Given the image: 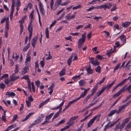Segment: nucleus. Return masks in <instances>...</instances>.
<instances>
[{
  "label": "nucleus",
  "mask_w": 131,
  "mask_h": 131,
  "mask_svg": "<svg viewBox=\"0 0 131 131\" xmlns=\"http://www.w3.org/2000/svg\"><path fill=\"white\" fill-rule=\"evenodd\" d=\"M53 114V113H52L46 116L45 121L44 122L42 123L41 125H43L44 124H46L48 123L49 122V120L51 118Z\"/></svg>",
  "instance_id": "1"
},
{
  "label": "nucleus",
  "mask_w": 131,
  "mask_h": 131,
  "mask_svg": "<svg viewBox=\"0 0 131 131\" xmlns=\"http://www.w3.org/2000/svg\"><path fill=\"white\" fill-rule=\"evenodd\" d=\"M9 23L8 21L7 20L6 22L5 32V36L6 38L8 37V31L9 29Z\"/></svg>",
  "instance_id": "2"
},
{
  "label": "nucleus",
  "mask_w": 131,
  "mask_h": 131,
  "mask_svg": "<svg viewBox=\"0 0 131 131\" xmlns=\"http://www.w3.org/2000/svg\"><path fill=\"white\" fill-rule=\"evenodd\" d=\"M78 117V116L72 117L70 118L68 122L67 123V124L72 125L74 123V121Z\"/></svg>",
  "instance_id": "3"
},
{
  "label": "nucleus",
  "mask_w": 131,
  "mask_h": 131,
  "mask_svg": "<svg viewBox=\"0 0 131 131\" xmlns=\"http://www.w3.org/2000/svg\"><path fill=\"white\" fill-rule=\"evenodd\" d=\"M96 116H94L88 123L87 125L88 127H90L92 125L94 121L96 119Z\"/></svg>",
  "instance_id": "4"
},
{
  "label": "nucleus",
  "mask_w": 131,
  "mask_h": 131,
  "mask_svg": "<svg viewBox=\"0 0 131 131\" xmlns=\"http://www.w3.org/2000/svg\"><path fill=\"white\" fill-rule=\"evenodd\" d=\"M38 38V36L37 35L35 37L33 38L32 40L31 45L34 48L35 46L37 40Z\"/></svg>",
  "instance_id": "5"
},
{
  "label": "nucleus",
  "mask_w": 131,
  "mask_h": 131,
  "mask_svg": "<svg viewBox=\"0 0 131 131\" xmlns=\"http://www.w3.org/2000/svg\"><path fill=\"white\" fill-rule=\"evenodd\" d=\"M120 38V39L121 40V41L123 43L124 45L125 43L126 42V37L125 35L123 34L119 37Z\"/></svg>",
  "instance_id": "6"
},
{
  "label": "nucleus",
  "mask_w": 131,
  "mask_h": 131,
  "mask_svg": "<svg viewBox=\"0 0 131 131\" xmlns=\"http://www.w3.org/2000/svg\"><path fill=\"white\" fill-rule=\"evenodd\" d=\"M131 103L130 101H129L128 102H127L125 104L123 105L122 106H120L119 107V109L120 110L122 111L123 110H124L125 107Z\"/></svg>",
  "instance_id": "7"
},
{
  "label": "nucleus",
  "mask_w": 131,
  "mask_h": 131,
  "mask_svg": "<svg viewBox=\"0 0 131 131\" xmlns=\"http://www.w3.org/2000/svg\"><path fill=\"white\" fill-rule=\"evenodd\" d=\"M122 92H124V88H122L118 92L113 96V98H114L115 97L119 96L121 93Z\"/></svg>",
  "instance_id": "8"
},
{
  "label": "nucleus",
  "mask_w": 131,
  "mask_h": 131,
  "mask_svg": "<svg viewBox=\"0 0 131 131\" xmlns=\"http://www.w3.org/2000/svg\"><path fill=\"white\" fill-rule=\"evenodd\" d=\"M65 101H64L62 102L60 104V105L58 106L57 107L54 108H51V110H56V109H58L59 108V109H60L61 108V110H62V107L63 106V105L64 102Z\"/></svg>",
  "instance_id": "9"
},
{
  "label": "nucleus",
  "mask_w": 131,
  "mask_h": 131,
  "mask_svg": "<svg viewBox=\"0 0 131 131\" xmlns=\"http://www.w3.org/2000/svg\"><path fill=\"white\" fill-rule=\"evenodd\" d=\"M15 74H13L11 76L10 79L11 81H14L17 79L19 78V76H15Z\"/></svg>",
  "instance_id": "10"
},
{
  "label": "nucleus",
  "mask_w": 131,
  "mask_h": 131,
  "mask_svg": "<svg viewBox=\"0 0 131 131\" xmlns=\"http://www.w3.org/2000/svg\"><path fill=\"white\" fill-rule=\"evenodd\" d=\"M115 82V81H114L112 83L107 85L105 87L103 88L105 90V89H106L107 90H108L111 88V87L114 84Z\"/></svg>",
  "instance_id": "11"
},
{
  "label": "nucleus",
  "mask_w": 131,
  "mask_h": 131,
  "mask_svg": "<svg viewBox=\"0 0 131 131\" xmlns=\"http://www.w3.org/2000/svg\"><path fill=\"white\" fill-rule=\"evenodd\" d=\"M61 111V108L60 109H59V111L58 112L55 114V115L52 118V121L54 119L56 118L57 117H58L59 116Z\"/></svg>",
  "instance_id": "12"
},
{
  "label": "nucleus",
  "mask_w": 131,
  "mask_h": 131,
  "mask_svg": "<svg viewBox=\"0 0 131 131\" xmlns=\"http://www.w3.org/2000/svg\"><path fill=\"white\" fill-rule=\"evenodd\" d=\"M15 6H11V9H12L11 11L10 14V20H12L13 19V14L14 12V7Z\"/></svg>",
  "instance_id": "13"
},
{
  "label": "nucleus",
  "mask_w": 131,
  "mask_h": 131,
  "mask_svg": "<svg viewBox=\"0 0 131 131\" xmlns=\"http://www.w3.org/2000/svg\"><path fill=\"white\" fill-rule=\"evenodd\" d=\"M130 24V22L126 21L123 22L122 23V25L124 27L126 28Z\"/></svg>",
  "instance_id": "14"
},
{
  "label": "nucleus",
  "mask_w": 131,
  "mask_h": 131,
  "mask_svg": "<svg viewBox=\"0 0 131 131\" xmlns=\"http://www.w3.org/2000/svg\"><path fill=\"white\" fill-rule=\"evenodd\" d=\"M92 64L95 66H97L100 64V63L97 60H92L91 61Z\"/></svg>",
  "instance_id": "15"
},
{
  "label": "nucleus",
  "mask_w": 131,
  "mask_h": 131,
  "mask_svg": "<svg viewBox=\"0 0 131 131\" xmlns=\"http://www.w3.org/2000/svg\"><path fill=\"white\" fill-rule=\"evenodd\" d=\"M86 93L84 91L82 92V93L80 95V96L77 98L78 100H80L82 98H83L85 95Z\"/></svg>",
  "instance_id": "16"
},
{
  "label": "nucleus",
  "mask_w": 131,
  "mask_h": 131,
  "mask_svg": "<svg viewBox=\"0 0 131 131\" xmlns=\"http://www.w3.org/2000/svg\"><path fill=\"white\" fill-rule=\"evenodd\" d=\"M86 71L87 73L89 74H91L93 73V70L91 68L90 66H89V67L87 68L86 69Z\"/></svg>",
  "instance_id": "17"
},
{
  "label": "nucleus",
  "mask_w": 131,
  "mask_h": 131,
  "mask_svg": "<svg viewBox=\"0 0 131 131\" xmlns=\"http://www.w3.org/2000/svg\"><path fill=\"white\" fill-rule=\"evenodd\" d=\"M66 74V70L65 68H63L60 72L59 75L60 76H62L65 75Z\"/></svg>",
  "instance_id": "18"
},
{
  "label": "nucleus",
  "mask_w": 131,
  "mask_h": 131,
  "mask_svg": "<svg viewBox=\"0 0 131 131\" xmlns=\"http://www.w3.org/2000/svg\"><path fill=\"white\" fill-rule=\"evenodd\" d=\"M6 95H8L9 96H15L16 94L15 93L13 92H9V91L7 92L6 93Z\"/></svg>",
  "instance_id": "19"
},
{
  "label": "nucleus",
  "mask_w": 131,
  "mask_h": 131,
  "mask_svg": "<svg viewBox=\"0 0 131 131\" xmlns=\"http://www.w3.org/2000/svg\"><path fill=\"white\" fill-rule=\"evenodd\" d=\"M34 113H30L26 116L24 119L23 120L22 122H24L27 120Z\"/></svg>",
  "instance_id": "20"
},
{
  "label": "nucleus",
  "mask_w": 131,
  "mask_h": 131,
  "mask_svg": "<svg viewBox=\"0 0 131 131\" xmlns=\"http://www.w3.org/2000/svg\"><path fill=\"white\" fill-rule=\"evenodd\" d=\"M29 70V69H27L25 67H24L22 70H21V75H23L24 74H25L27 72L28 70Z\"/></svg>",
  "instance_id": "21"
},
{
  "label": "nucleus",
  "mask_w": 131,
  "mask_h": 131,
  "mask_svg": "<svg viewBox=\"0 0 131 131\" xmlns=\"http://www.w3.org/2000/svg\"><path fill=\"white\" fill-rule=\"evenodd\" d=\"M97 89V87L96 86H94L93 89L91 92V94H90L92 96L93 95L94 93L96 92Z\"/></svg>",
  "instance_id": "22"
},
{
  "label": "nucleus",
  "mask_w": 131,
  "mask_h": 131,
  "mask_svg": "<svg viewBox=\"0 0 131 131\" xmlns=\"http://www.w3.org/2000/svg\"><path fill=\"white\" fill-rule=\"evenodd\" d=\"M30 45V42L28 43L27 44V45L25 46L24 49H23V50L24 52H26L27 51V50L29 48Z\"/></svg>",
  "instance_id": "23"
},
{
  "label": "nucleus",
  "mask_w": 131,
  "mask_h": 131,
  "mask_svg": "<svg viewBox=\"0 0 131 131\" xmlns=\"http://www.w3.org/2000/svg\"><path fill=\"white\" fill-rule=\"evenodd\" d=\"M28 29L29 33H32L33 31L32 26V25H31V24L28 25Z\"/></svg>",
  "instance_id": "24"
},
{
  "label": "nucleus",
  "mask_w": 131,
  "mask_h": 131,
  "mask_svg": "<svg viewBox=\"0 0 131 131\" xmlns=\"http://www.w3.org/2000/svg\"><path fill=\"white\" fill-rule=\"evenodd\" d=\"M73 56L71 55L70 56V58L68 59L67 60V63L69 66L70 65L71 63V60Z\"/></svg>",
  "instance_id": "25"
},
{
  "label": "nucleus",
  "mask_w": 131,
  "mask_h": 131,
  "mask_svg": "<svg viewBox=\"0 0 131 131\" xmlns=\"http://www.w3.org/2000/svg\"><path fill=\"white\" fill-rule=\"evenodd\" d=\"M92 97V96L90 95H88L84 99L83 101V103H85L87 102L88 100L91 97Z\"/></svg>",
  "instance_id": "26"
},
{
  "label": "nucleus",
  "mask_w": 131,
  "mask_h": 131,
  "mask_svg": "<svg viewBox=\"0 0 131 131\" xmlns=\"http://www.w3.org/2000/svg\"><path fill=\"white\" fill-rule=\"evenodd\" d=\"M31 59V57L28 54L26 56V58L25 59V63L30 62V61Z\"/></svg>",
  "instance_id": "27"
},
{
  "label": "nucleus",
  "mask_w": 131,
  "mask_h": 131,
  "mask_svg": "<svg viewBox=\"0 0 131 131\" xmlns=\"http://www.w3.org/2000/svg\"><path fill=\"white\" fill-rule=\"evenodd\" d=\"M121 63H118L115 66L113 71V72L115 73V72L118 69L120 65H121Z\"/></svg>",
  "instance_id": "28"
},
{
  "label": "nucleus",
  "mask_w": 131,
  "mask_h": 131,
  "mask_svg": "<svg viewBox=\"0 0 131 131\" xmlns=\"http://www.w3.org/2000/svg\"><path fill=\"white\" fill-rule=\"evenodd\" d=\"M101 67L98 66L95 68V71L96 72L100 73H101Z\"/></svg>",
  "instance_id": "29"
},
{
  "label": "nucleus",
  "mask_w": 131,
  "mask_h": 131,
  "mask_svg": "<svg viewBox=\"0 0 131 131\" xmlns=\"http://www.w3.org/2000/svg\"><path fill=\"white\" fill-rule=\"evenodd\" d=\"M101 2L102 1H101V0H93L92 1L89 2L88 3L90 4H94L95 2Z\"/></svg>",
  "instance_id": "30"
},
{
  "label": "nucleus",
  "mask_w": 131,
  "mask_h": 131,
  "mask_svg": "<svg viewBox=\"0 0 131 131\" xmlns=\"http://www.w3.org/2000/svg\"><path fill=\"white\" fill-rule=\"evenodd\" d=\"M45 34L46 38H49V32L48 30V27H47L46 29Z\"/></svg>",
  "instance_id": "31"
},
{
  "label": "nucleus",
  "mask_w": 131,
  "mask_h": 131,
  "mask_svg": "<svg viewBox=\"0 0 131 131\" xmlns=\"http://www.w3.org/2000/svg\"><path fill=\"white\" fill-rule=\"evenodd\" d=\"M129 78V77H128V78L127 79H126L123 80L122 82L119 83L118 84V85L120 86L121 85L123 84L126 81L128 80Z\"/></svg>",
  "instance_id": "32"
},
{
  "label": "nucleus",
  "mask_w": 131,
  "mask_h": 131,
  "mask_svg": "<svg viewBox=\"0 0 131 131\" xmlns=\"http://www.w3.org/2000/svg\"><path fill=\"white\" fill-rule=\"evenodd\" d=\"M79 85L80 86H82L84 85L85 82L83 80H80L79 82Z\"/></svg>",
  "instance_id": "33"
},
{
  "label": "nucleus",
  "mask_w": 131,
  "mask_h": 131,
  "mask_svg": "<svg viewBox=\"0 0 131 131\" xmlns=\"http://www.w3.org/2000/svg\"><path fill=\"white\" fill-rule=\"evenodd\" d=\"M116 112V110H114L110 112V113L108 114V116H110L114 114Z\"/></svg>",
  "instance_id": "34"
},
{
  "label": "nucleus",
  "mask_w": 131,
  "mask_h": 131,
  "mask_svg": "<svg viewBox=\"0 0 131 131\" xmlns=\"http://www.w3.org/2000/svg\"><path fill=\"white\" fill-rule=\"evenodd\" d=\"M106 5L105 8L106 9V8L108 9H110L112 6V5L111 3H109L107 4H105Z\"/></svg>",
  "instance_id": "35"
},
{
  "label": "nucleus",
  "mask_w": 131,
  "mask_h": 131,
  "mask_svg": "<svg viewBox=\"0 0 131 131\" xmlns=\"http://www.w3.org/2000/svg\"><path fill=\"white\" fill-rule=\"evenodd\" d=\"M127 86V85H126L124 86L122 88H124V92L126 90H130L131 87H130V85H129L127 87H126Z\"/></svg>",
  "instance_id": "36"
},
{
  "label": "nucleus",
  "mask_w": 131,
  "mask_h": 131,
  "mask_svg": "<svg viewBox=\"0 0 131 131\" xmlns=\"http://www.w3.org/2000/svg\"><path fill=\"white\" fill-rule=\"evenodd\" d=\"M104 88H103L100 91L97 93V95L98 96H100V95L104 92Z\"/></svg>",
  "instance_id": "37"
},
{
  "label": "nucleus",
  "mask_w": 131,
  "mask_h": 131,
  "mask_svg": "<svg viewBox=\"0 0 131 131\" xmlns=\"http://www.w3.org/2000/svg\"><path fill=\"white\" fill-rule=\"evenodd\" d=\"M115 44L116 45V46H114V48L113 50L114 51L115 50V48H117L119 47L120 45L119 44V41H116L115 42Z\"/></svg>",
  "instance_id": "38"
},
{
  "label": "nucleus",
  "mask_w": 131,
  "mask_h": 131,
  "mask_svg": "<svg viewBox=\"0 0 131 131\" xmlns=\"http://www.w3.org/2000/svg\"><path fill=\"white\" fill-rule=\"evenodd\" d=\"M39 7L40 10L44 9L43 5L40 1L39 2Z\"/></svg>",
  "instance_id": "39"
},
{
  "label": "nucleus",
  "mask_w": 131,
  "mask_h": 131,
  "mask_svg": "<svg viewBox=\"0 0 131 131\" xmlns=\"http://www.w3.org/2000/svg\"><path fill=\"white\" fill-rule=\"evenodd\" d=\"M18 64H16V65L15 69L14 71V72L15 73H17L18 72Z\"/></svg>",
  "instance_id": "40"
},
{
  "label": "nucleus",
  "mask_w": 131,
  "mask_h": 131,
  "mask_svg": "<svg viewBox=\"0 0 131 131\" xmlns=\"http://www.w3.org/2000/svg\"><path fill=\"white\" fill-rule=\"evenodd\" d=\"M81 7L82 6L81 5H79L73 7L72 8V9L73 10L77 9L78 8H81Z\"/></svg>",
  "instance_id": "41"
},
{
  "label": "nucleus",
  "mask_w": 131,
  "mask_h": 131,
  "mask_svg": "<svg viewBox=\"0 0 131 131\" xmlns=\"http://www.w3.org/2000/svg\"><path fill=\"white\" fill-rule=\"evenodd\" d=\"M112 49L107 51V55L109 57L112 53Z\"/></svg>",
  "instance_id": "42"
},
{
  "label": "nucleus",
  "mask_w": 131,
  "mask_h": 131,
  "mask_svg": "<svg viewBox=\"0 0 131 131\" xmlns=\"http://www.w3.org/2000/svg\"><path fill=\"white\" fill-rule=\"evenodd\" d=\"M41 121L40 120L39 118H38L37 119L34 121L33 123L35 125L41 122Z\"/></svg>",
  "instance_id": "43"
},
{
  "label": "nucleus",
  "mask_w": 131,
  "mask_h": 131,
  "mask_svg": "<svg viewBox=\"0 0 131 131\" xmlns=\"http://www.w3.org/2000/svg\"><path fill=\"white\" fill-rule=\"evenodd\" d=\"M71 13H69L67 14L66 16V18L68 20H69L70 19H71Z\"/></svg>",
  "instance_id": "44"
},
{
  "label": "nucleus",
  "mask_w": 131,
  "mask_h": 131,
  "mask_svg": "<svg viewBox=\"0 0 131 131\" xmlns=\"http://www.w3.org/2000/svg\"><path fill=\"white\" fill-rule=\"evenodd\" d=\"M25 79L26 80H29V78L28 75H24L21 78V79Z\"/></svg>",
  "instance_id": "45"
},
{
  "label": "nucleus",
  "mask_w": 131,
  "mask_h": 131,
  "mask_svg": "<svg viewBox=\"0 0 131 131\" xmlns=\"http://www.w3.org/2000/svg\"><path fill=\"white\" fill-rule=\"evenodd\" d=\"M85 40L83 39L80 38L78 41V42L83 44Z\"/></svg>",
  "instance_id": "46"
},
{
  "label": "nucleus",
  "mask_w": 131,
  "mask_h": 131,
  "mask_svg": "<svg viewBox=\"0 0 131 131\" xmlns=\"http://www.w3.org/2000/svg\"><path fill=\"white\" fill-rule=\"evenodd\" d=\"M20 34H21L23 32V30L24 29V27L23 25H20Z\"/></svg>",
  "instance_id": "47"
},
{
  "label": "nucleus",
  "mask_w": 131,
  "mask_h": 131,
  "mask_svg": "<svg viewBox=\"0 0 131 131\" xmlns=\"http://www.w3.org/2000/svg\"><path fill=\"white\" fill-rule=\"evenodd\" d=\"M35 83L38 88L40 85V82L38 80H37V81H35Z\"/></svg>",
  "instance_id": "48"
},
{
  "label": "nucleus",
  "mask_w": 131,
  "mask_h": 131,
  "mask_svg": "<svg viewBox=\"0 0 131 131\" xmlns=\"http://www.w3.org/2000/svg\"><path fill=\"white\" fill-rule=\"evenodd\" d=\"M69 1H66L64 2L61 4V6H64L67 5L69 3Z\"/></svg>",
  "instance_id": "49"
},
{
  "label": "nucleus",
  "mask_w": 131,
  "mask_h": 131,
  "mask_svg": "<svg viewBox=\"0 0 131 131\" xmlns=\"http://www.w3.org/2000/svg\"><path fill=\"white\" fill-rule=\"evenodd\" d=\"M102 18V17L101 16H95L94 17L93 19L94 20H96L97 21H98L99 19H101Z\"/></svg>",
  "instance_id": "50"
},
{
  "label": "nucleus",
  "mask_w": 131,
  "mask_h": 131,
  "mask_svg": "<svg viewBox=\"0 0 131 131\" xmlns=\"http://www.w3.org/2000/svg\"><path fill=\"white\" fill-rule=\"evenodd\" d=\"M96 57L98 59L101 60L103 59V57L100 55H98L96 56Z\"/></svg>",
  "instance_id": "51"
},
{
  "label": "nucleus",
  "mask_w": 131,
  "mask_h": 131,
  "mask_svg": "<svg viewBox=\"0 0 131 131\" xmlns=\"http://www.w3.org/2000/svg\"><path fill=\"white\" fill-rule=\"evenodd\" d=\"M31 85L32 86V88L33 91L34 92L35 91V89L34 86V82H32L31 83Z\"/></svg>",
  "instance_id": "52"
},
{
  "label": "nucleus",
  "mask_w": 131,
  "mask_h": 131,
  "mask_svg": "<svg viewBox=\"0 0 131 131\" xmlns=\"http://www.w3.org/2000/svg\"><path fill=\"white\" fill-rule=\"evenodd\" d=\"M59 5L58 4H57L56 3H55V5L54 6V9H53V10L54 11L59 6Z\"/></svg>",
  "instance_id": "53"
},
{
  "label": "nucleus",
  "mask_w": 131,
  "mask_h": 131,
  "mask_svg": "<svg viewBox=\"0 0 131 131\" xmlns=\"http://www.w3.org/2000/svg\"><path fill=\"white\" fill-rule=\"evenodd\" d=\"M44 115L43 114H41L40 115L38 118L41 121L42 120V118L44 117Z\"/></svg>",
  "instance_id": "54"
},
{
  "label": "nucleus",
  "mask_w": 131,
  "mask_h": 131,
  "mask_svg": "<svg viewBox=\"0 0 131 131\" xmlns=\"http://www.w3.org/2000/svg\"><path fill=\"white\" fill-rule=\"evenodd\" d=\"M5 85L3 83H0V88L4 89L5 88Z\"/></svg>",
  "instance_id": "55"
},
{
  "label": "nucleus",
  "mask_w": 131,
  "mask_h": 131,
  "mask_svg": "<svg viewBox=\"0 0 131 131\" xmlns=\"http://www.w3.org/2000/svg\"><path fill=\"white\" fill-rule=\"evenodd\" d=\"M18 118V116L17 115H15L13 117V121L14 122L15 121L17 118Z\"/></svg>",
  "instance_id": "56"
},
{
  "label": "nucleus",
  "mask_w": 131,
  "mask_h": 131,
  "mask_svg": "<svg viewBox=\"0 0 131 131\" xmlns=\"http://www.w3.org/2000/svg\"><path fill=\"white\" fill-rule=\"evenodd\" d=\"M26 102L27 106L28 107H29L31 105V103L28 100H26Z\"/></svg>",
  "instance_id": "57"
},
{
  "label": "nucleus",
  "mask_w": 131,
  "mask_h": 131,
  "mask_svg": "<svg viewBox=\"0 0 131 131\" xmlns=\"http://www.w3.org/2000/svg\"><path fill=\"white\" fill-rule=\"evenodd\" d=\"M120 124H119V125H116L114 129V131H116L118 130V129H120V126H119Z\"/></svg>",
  "instance_id": "58"
},
{
  "label": "nucleus",
  "mask_w": 131,
  "mask_h": 131,
  "mask_svg": "<svg viewBox=\"0 0 131 131\" xmlns=\"http://www.w3.org/2000/svg\"><path fill=\"white\" fill-rule=\"evenodd\" d=\"M65 122V121L64 120H62L58 123L57 124V126H58L61 124H63Z\"/></svg>",
  "instance_id": "59"
},
{
  "label": "nucleus",
  "mask_w": 131,
  "mask_h": 131,
  "mask_svg": "<svg viewBox=\"0 0 131 131\" xmlns=\"http://www.w3.org/2000/svg\"><path fill=\"white\" fill-rule=\"evenodd\" d=\"M115 124V123H110V122H109L107 124H108V126L109 127H111L113 125H114Z\"/></svg>",
  "instance_id": "60"
},
{
  "label": "nucleus",
  "mask_w": 131,
  "mask_h": 131,
  "mask_svg": "<svg viewBox=\"0 0 131 131\" xmlns=\"http://www.w3.org/2000/svg\"><path fill=\"white\" fill-rule=\"evenodd\" d=\"M40 11L42 15L44 16L45 15V11L44 9L40 10Z\"/></svg>",
  "instance_id": "61"
},
{
  "label": "nucleus",
  "mask_w": 131,
  "mask_h": 131,
  "mask_svg": "<svg viewBox=\"0 0 131 131\" xmlns=\"http://www.w3.org/2000/svg\"><path fill=\"white\" fill-rule=\"evenodd\" d=\"M21 3L20 0H17L16 2V6H19L20 5Z\"/></svg>",
  "instance_id": "62"
},
{
  "label": "nucleus",
  "mask_w": 131,
  "mask_h": 131,
  "mask_svg": "<svg viewBox=\"0 0 131 131\" xmlns=\"http://www.w3.org/2000/svg\"><path fill=\"white\" fill-rule=\"evenodd\" d=\"M83 25H78L77 27H76L75 29L76 30H78L81 28L83 27Z\"/></svg>",
  "instance_id": "63"
},
{
  "label": "nucleus",
  "mask_w": 131,
  "mask_h": 131,
  "mask_svg": "<svg viewBox=\"0 0 131 131\" xmlns=\"http://www.w3.org/2000/svg\"><path fill=\"white\" fill-rule=\"evenodd\" d=\"M80 75H75L72 77V79L74 80H75L77 78L80 79Z\"/></svg>",
  "instance_id": "64"
}]
</instances>
